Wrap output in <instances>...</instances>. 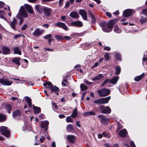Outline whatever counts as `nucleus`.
I'll return each instance as SVG.
<instances>
[{
  "instance_id": "cd10ccee",
  "label": "nucleus",
  "mask_w": 147,
  "mask_h": 147,
  "mask_svg": "<svg viewBox=\"0 0 147 147\" xmlns=\"http://www.w3.org/2000/svg\"><path fill=\"white\" fill-rule=\"evenodd\" d=\"M20 114V111L17 110L14 111L13 113V116L14 118L19 117Z\"/></svg>"
},
{
  "instance_id": "4c0bfd02",
  "label": "nucleus",
  "mask_w": 147,
  "mask_h": 147,
  "mask_svg": "<svg viewBox=\"0 0 147 147\" xmlns=\"http://www.w3.org/2000/svg\"><path fill=\"white\" fill-rule=\"evenodd\" d=\"M73 128L72 125L71 124H69L67 125V131H71L72 130H73Z\"/></svg>"
},
{
  "instance_id": "393cba45",
  "label": "nucleus",
  "mask_w": 147,
  "mask_h": 147,
  "mask_svg": "<svg viewBox=\"0 0 147 147\" xmlns=\"http://www.w3.org/2000/svg\"><path fill=\"white\" fill-rule=\"evenodd\" d=\"M43 85L47 88H49L50 90H51V88H52V83L49 82H48L44 83Z\"/></svg>"
},
{
  "instance_id": "69168bd1",
  "label": "nucleus",
  "mask_w": 147,
  "mask_h": 147,
  "mask_svg": "<svg viewBox=\"0 0 147 147\" xmlns=\"http://www.w3.org/2000/svg\"><path fill=\"white\" fill-rule=\"evenodd\" d=\"M45 138L44 137V136H41V137L40 138V142H43L44 141V140H45Z\"/></svg>"
},
{
  "instance_id": "9b49d317",
  "label": "nucleus",
  "mask_w": 147,
  "mask_h": 147,
  "mask_svg": "<svg viewBox=\"0 0 147 147\" xmlns=\"http://www.w3.org/2000/svg\"><path fill=\"white\" fill-rule=\"evenodd\" d=\"M43 32L42 30H40L39 28H36L33 32L32 34L34 36H38L41 35Z\"/></svg>"
},
{
  "instance_id": "13d9d810",
  "label": "nucleus",
  "mask_w": 147,
  "mask_h": 147,
  "mask_svg": "<svg viewBox=\"0 0 147 147\" xmlns=\"http://www.w3.org/2000/svg\"><path fill=\"white\" fill-rule=\"evenodd\" d=\"M84 82L85 83L87 84H88V85H90V84H92V83L91 82H89L88 81L86 80V79H85L84 81Z\"/></svg>"
},
{
  "instance_id": "a18cd8bd",
  "label": "nucleus",
  "mask_w": 147,
  "mask_h": 147,
  "mask_svg": "<svg viewBox=\"0 0 147 147\" xmlns=\"http://www.w3.org/2000/svg\"><path fill=\"white\" fill-rule=\"evenodd\" d=\"M63 81L62 82V84L63 86H66L68 83L67 80L65 79H64Z\"/></svg>"
},
{
  "instance_id": "5fc2aeb1",
  "label": "nucleus",
  "mask_w": 147,
  "mask_h": 147,
  "mask_svg": "<svg viewBox=\"0 0 147 147\" xmlns=\"http://www.w3.org/2000/svg\"><path fill=\"white\" fill-rule=\"evenodd\" d=\"M142 13L147 16V9H145L143 10Z\"/></svg>"
},
{
  "instance_id": "f257e3e1",
  "label": "nucleus",
  "mask_w": 147,
  "mask_h": 147,
  "mask_svg": "<svg viewBox=\"0 0 147 147\" xmlns=\"http://www.w3.org/2000/svg\"><path fill=\"white\" fill-rule=\"evenodd\" d=\"M13 83L12 82L9 80V79L7 77L5 76L0 79V83L2 85L7 86L11 85Z\"/></svg>"
},
{
  "instance_id": "603ef678",
  "label": "nucleus",
  "mask_w": 147,
  "mask_h": 147,
  "mask_svg": "<svg viewBox=\"0 0 147 147\" xmlns=\"http://www.w3.org/2000/svg\"><path fill=\"white\" fill-rule=\"evenodd\" d=\"M100 100H101V99L100 98L99 100H95L94 101V103H95L97 104H101V101Z\"/></svg>"
},
{
  "instance_id": "7c9ffc66",
  "label": "nucleus",
  "mask_w": 147,
  "mask_h": 147,
  "mask_svg": "<svg viewBox=\"0 0 147 147\" xmlns=\"http://www.w3.org/2000/svg\"><path fill=\"white\" fill-rule=\"evenodd\" d=\"M113 30L115 32L117 33H120L121 32V29L117 25L115 26Z\"/></svg>"
},
{
  "instance_id": "37998d69",
  "label": "nucleus",
  "mask_w": 147,
  "mask_h": 147,
  "mask_svg": "<svg viewBox=\"0 0 147 147\" xmlns=\"http://www.w3.org/2000/svg\"><path fill=\"white\" fill-rule=\"evenodd\" d=\"M147 20V18L145 17H142L140 22L141 24H143L146 22Z\"/></svg>"
},
{
  "instance_id": "6e6552de",
  "label": "nucleus",
  "mask_w": 147,
  "mask_h": 147,
  "mask_svg": "<svg viewBox=\"0 0 147 147\" xmlns=\"http://www.w3.org/2000/svg\"><path fill=\"white\" fill-rule=\"evenodd\" d=\"M79 12L84 20H87V13L85 10L83 9H81L79 11Z\"/></svg>"
},
{
  "instance_id": "2eb2a0df",
  "label": "nucleus",
  "mask_w": 147,
  "mask_h": 147,
  "mask_svg": "<svg viewBox=\"0 0 147 147\" xmlns=\"http://www.w3.org/2000/svg\"><path fill=\"white\" fill-rule=\"evenodd\" d=\"M17 21L15 18L13 19L12 22H10L9 23V24L11 28L14 30H16V25L17 24Z\"/></svg>"
},
{
  "instance_id": "79ce46f5",
  "label": "nucleus",
  "mask_w": 147,
  "mask_h": 147,
  "mask_svg": "<svg viewBox=\"0 0 147 147\" xmlns=\"http://www.w3.org/2000/svg\"><path fill=\"white\" fill-rule=\"evenodd\" d=\"M102 30L105 32H109L111 31V30H110L108 28H107L105 27H102Z\"/></svg>"
},
{
  "instance_id": "3c124183",
  "label": "nucleus",
  "mask_w": 147,
  "mask_h": 147,
  "mask_svg": "<svg viewBox=\"0 0 147 147\" xmlns=\"http://www.w3.org/2000/svg\"><path fill=\"white\" fill-rule=\"evenodd\" d=\"M116 57L118 60L120 61L121 60V56L118 53H116L115 55Z\"/></svg>"
},
{
  "instance_id": "8fccbe9b",
  "label": "nucleus",
  "mask_w": 147,
  "mask_h": 147,
  "mask_svg": "<svg viewBox=\"0 0 147 147\" xmlns=\"http://www.w3.org/2000/svg\"><path fill=\"white\" fill-rule=\"evenodd\" d=\"M52 37V35L50 34H49L46 35L44 37V38L46 39H49L51 38Z\"/></svg>"
},
{
  "instance_id": "4468645a",
  "label": "nucleus",
  "mask_w": 147,
  "mask_h": 147,
  "mask_svg": "<svg viewBox=\"0 0 147 147\" xmlns=\"http://www.w3.org/2000/svg\"><path fill=\"white\" fill-rule=\"evenodd\" d=\"M45 16H48L51 14V9L47 7H44L43 11Z\"/></svg>"
},
{
  "instance_id": "ddd939ff",
  "label": "nucleus",
  "mask_w": 147,
  "mask_h": 147,
  "mask_svg": "<svg viewBox=\"0 0 147 147\" xmlns=\"http://www.w3.org/2000/svg\"><path fill=\"white\" fill-rule=\"evenodd\" d=\"M1 50L3 53L5 55L8 54L10 52V49L7 46H3L1 48Z\"/></svg>"
},
{
  "instance_id": "ea45409f",
  "label": "nucleus",
  "mask_w": 147,
  "mask_h": 147,
  "mask_svg": "<svg viewBox=\"0 0 147 147\" xmlns=\"http://www.w3.org/2000/svg\"><path fill=\"white\" fill-rule=\"evenodd\" d=\"M6 120V117L3 114H0V122H3Z\"/></svg>"
},
{
  "instance_id": "bf43d9fd",
  "label": "nucleus",
  "mask_w": 147,
  "mask_h": 147,
  "mask_svg": "<svg viewBox=\"0 0 147 147\" xmlns=\"http://www.w3.org/2000/svg\"><path fill=\"white\" fill-rule=\"evenodd\" d=\"M103 49L104 50L107 51H109L111 50V48L109 47H104Z\"/></svg>"
},
{
  "instance_id": "f8f14e48",
  "label": "nucleus",
  "mask_w": 147,
  "mask_h": 147,
  "mask_svg": "<svg viewBox=\"0 0 147 147\" xmlns=\"http://www.w3.org/2000/svg\"><path fill=\"white\" fill-rule=\"evenodd\" d=\"M133 11L131 9H127L123 12V14L125 17H128L130 16L132 14Z\"/></svg>"
},
{
  "instance_id": "423d86ee",
  "label": "nucleus",
  "mask_w": 147,
  "mask_h": 147,
  "mask_svg": "<svg viewBox=\"0 0 147 147\" xmlns=\"http://www.w3.org/2000/svg\"><path fill=\"white\" fill-rule=\"evenodd\" d=\"M20 14L24 18L27 17L28 14L24 8V7L22 6L20 7V11L19 13L17 15V17L20 18L19 16V14Z\"/></svg>"
},
{
  "instance_id": "39448f33",
  "label": "nucleus",
  "mask_w": 147,
  "mask_h": 147,
  "mask_svg": "<svg viewBox=\"0 0 147 147\" xmlns=\"http://www.w3.org/2000/svg\"><path fill=\"white\" fill-rule=\"evenodd\" d=\"M98 118L100 119V121L101 123L102 124L105 125L108 123L109 121V119L105 117V116L103 115H98Z\"/></svg>"
},
{
  "instance_id": "5701e85b",
  "label": "nucleus",
  "mask_w": 147,
  "mask_h": 147,
  "mask_svg": "<svg viewBox=\"0 0 147 147\" xmlns=\"http://www.w3.org/2000/svg\"><path fill=\"white\" fill-rule=\"evenodd\" d=\"M119 77L118 76L115 77L111 80H110V83L113 84H115L119 80Z\"/></svg>"
},
{
  "instance_id": "4be33fe9",
  "label": "nucleus",
  "mask_w": 147,
  "mask_h": 147,
  "mask_svg": "<svg viewBox=\"0 0 147 147\" xmlns=\"http://www.w3.org/2000/svg\"><path fill=\"white\" fill-rule=\"evenodd\" d=\"M115 24L114 20H112L110 21L108 23L107 26L108 28L110 30H112L113 25Z\"/></svg>"
},
{
  "instance_id": "20e7f679",
  "label": "nucleus",
  "mask_w": 147,
  "mask_h": 147,
  "mask_svg": "<svg viewBox=\"0 0 147 147\" xmlns=\"http://www.w3.org/2000/svg\"><path fill=\"white\" fill-rule=\"evenodd\" d=\"M99 109L101 110L100 113L103 114H109L111 112V110L108 106L105 107L104 106L101 105L99 107Z\"/></svg>"
},
{
  "instance_id": "09e8293b",
  "label": "nucleus",
  "mask_w": 147,
  "mask_h": 147,
  "mask_svg": "<svg viewBox=\"0 0 147 147\" xmlns=\"http://www.w3.org/2000/svg\"><path fill=\"white\" fill-rule=\"evenodd\" d=\"M110 80L109 79H108L106 80H105L103 82L102 84H101V86H103L106 84H107L108 83L110 82Z\"/></svg>"
},
{
  "instance_id": "0eeeda50",
  "label": "nucleus",
  "mask_w": 147,
  "mask_h": 147,
  "mask_svg": "<svg viewBox=\"0 0 147 147\" xmlns=\"http://www.w3.org/2000/svg\"><path fill=\"white\" fill-rule=\"evenodd\" d=\"M55 26L61 28L66 30H68L67 27L65 24L61 22H58L55 24Z\"/></svg>"
},
{
  "instance_id": "6e6d98bb",
  "label": "nucleus",
  "mask_w": 147,
  "mask_h": 147,
  "mask_svg": "<svg viewBox=\"0 0 147 147\" xmlns=\"http://www.w3.org/2000/svg\"><path fill=\"white\" fill-rule=\"evenodd\" d=\"M104 57L105 58V59L107 60H109V54L108 53H107L105 54V55Z\"/></svg>"
},
{
  "instance_id": "4d7b16f0",
  "label": "nucleus",
  "mask_w": 147,
  "mask_h": 147,
  "mask_svg": "<svg viewBox=\"0 0 147 147\" xmlns=\"http://www.w3.org/2000/svg\"><path fill=\"white\" fill-rule=\"evenodd\" d=\"M39 118L41 119H43L45 118V116L44 115L42 114H40L39 115Z\"/></svg>"
},
{
  "instance_id": "c03bdc74",
  "label": "nucleus",
  "mask_w": 147,
  "mask_h": 147,
  "mask_svg": "<svg viewBox=\"0 0 147 147\" xmlns=\"http://www.w3.org/2000/svg\"><path fill=\"white\" fill-rule=\"evenodd\" d=\"M59 89V88L58 87L55 86L54 87H52V88H51V90H51L52 92H53L54 91L56 92V91L58 90Z\"/></svg>"
},
{
  "instance_id": "7ed1b4c3",
  "label": "nucleus",
  "mask_w": 147,
  "mask_h": 147,
  "mask_svg": "<svg viewBox=\"0 0 147 147\" xmlns=\"http://www.w3.org/2000/svg\"><path fill=\"white\" fill-rule=\"evenodd\" d=\"M0 132L1 134L6 137H8L10 135V132L6 127L3 126L0 128Z\"/></svg>"
},
{
  "instance_id": "f03ea898",
  "label": "nucleus",
  "mask_w": 147,
  "mask_h": 147,
  "mask_svg": "<svg viewBox=\"0 0 147 147\" xmlns=\"http://www.w3.org/2000/svg\"><path fill=\"white\" fill-rule=\"evenodd\" d=\"M98 93L100 97H104L107 96L110 93V90L107 88H103L98 91Z\"/></svg>"
},
{
  "instance_id": "c9c22d12",
  "label": "nucleus",
  "mask_w": 147,
  "mask_h": 147,
  "mask_svg": "<svg viewBox=\"0 0 147 147\" xmlns=\"http://www.w3.org/2000/svg\"><path fill=\"white\" fill-rule=\"evenodd\" d=\"M5 15V13L2 10L0 11V17L1 18L4 19L6 21H7V19L4 17V16Z\"/></svg>"
},
{
  "instance_id": "864d4df0",
  "label": "nucleus",
  "mask_w": 147,
  "mask_h": 147,
  "mask_svg": "<svg viewBox=\"0 0 147 147\" xmlns=\"http://www.w3.org/2000/svg\"><path fill=\"white\" fill-rule=\"evenodd\" d=\"M28 27V25L27 24H24L21 28V29L22 30H25Z\"/></svg>"
},
{
  "instance_id": "e433bc0d",
  "label": "nucleus",
  "mask_w": 147,
  "mask_h": 147,
  "mask_svg": "<svg viewBox=\"0 0 147 147\" xmlns=\"http://www.w3.org/2000/svg\"><path fill=\"white\" fill-rule=\"evenodd\" d=\"M6 109L7 111V112L9 113H11V106L9 105H7L5 106Z\"/></svg>"
},
{
  "instance_id": "de8ad7c7",
  "label": "nucleus",
  "mask_w": 147,
  "mask_h": 147,
  "mask_svg": "<svg viewBox=\"0 0 147 147\" xmlns=\"http://www.w3.org/2000/svg\"><path fill=\"white\" fill-rule=\"evenodd\" d=\"M55 38L59 40H62L63 38V37L59 35H55Z\"/></svg>"
},
{
  "instance_id": "a211bd4d",
  "label": "nucleus",
  "mask_w": 147,
  "mask_h": 147,
  "mask_svg": "<svg viewBox=\"0 0 147 147\" xmlns=\"http://www.w3.org/2000/svg\"><path fill=\"white\" fill-rule=\"evenodd\" d=\"M71 18H78L79 17L78 13L77 11H72L70 13L69 15Z\"/></svg>"
},
{
  "instance_id": "a878e982",
  "label": "nucleus",
  "mask_w": 147,
  "mask_h": 147,
  "mask_svg": "<svg viewBox=\"0 0 147 147\" xmlns=\"http://www.w3.org/2000/svg\"><path fill=\"white\" fill-rule=\"evenodd\" d=\"M103 77V76L101 74H99L97 76L92 78V80L95 81L101 79Z\"/></svg>"
},
{
  "instance_id": "f3484780",
  "label": "nucleus",
  "mask_w": 147,
  "mask_h": 147,
  "mask_svg": "<svg viewBox=\"0 0 147 147\" xmlns=\"http://www.w3.org/2000/svg\"><path fill=\"white\" fill-rule=\"evenodd\" d=\"M25 7L28 12L30 13H33V11L32 7L27 4H25Z\"/></svg>"
},
{
  "instance_id": "473e14b6",
  "label": "nucleus",
  "mask_w": 147,
  "mask_h": 147,
  "mask_svg": "<svg viewBox=\"0 0 147 147\" xmlns=\"http://www.w3.org/2000/svg\"><path fill=\"white\" fill-rule=\"evenodd\" d=\"M78 114L77 109L75 108L73 110L72 113L71 115V116L73 118L76 117Z\"/></svg>"
},
{
  "instance_id": "1a4fd4ad",
  "label": "nucleus",
  "mask_w": 147,
  "mask_h": 147,
  "mask_svg": "<svg viewBox=\"0 0 147 147\" xmlns=\"http://www.w3.org/2000/svg\"><path fill=\"white\" fill-rule=\"evenodd\" d=\"M83 23L81 21H78L71 22L70 24V26H76L79 27H81L83 26Z\"/></svg>"
},
{
  "instance_id": "2f4dec72",
  "label": "nucleus",
  "mask_w": 147,
  "mask_h": 147,
  "mask_svg": "<svg viewBox=\"0 0 147 147\" xmlns=\"http://www.w3.org/2000/svg\"><path fill=\"white\" fill-rule=\"evenodd\" d=\"M20 59L19 57L15 58L12 60V61L13 62L19 65L20 64Z\"/></svg>"
},
{
  "instance_id": "0e129e2a",
  "label": "nucleus",
  "mask_w": 147,
  "mask_h": 147,
  "mask_svg": "<svg viewBox=\"0 0 147 147\" xmlns=\"http://www.w3.org/2000/svg\"><path fill=\"white\" fill-rule=\"evenodd\" d=\"M130 145L132 147H136L134 142L133 141L130 142Z\"/></svg>"
},
{
  "instance_id": "338daca9",
  "label": "nucleus",
  "mask_w": 147,
  "mask_h": 147,
  "mask_svg": "<svg viewBox=\"0 0 147 147\" xmlns=\"http://www.w3.org/2000/svg\"><path fill=\"white\" fill-rule=\"evenodd\" d=\"M63 0H59V4L60 6H61L63 4Z\"/></svg>"
},
{
  "instance_id": "9d476101",
  "label": "nucleus",
  "mask_w": 147,
  "mask_h": 147,
  "mask_svg": "<svg viewBox=\"0 0 147 147\" xmlns=\"http://www.w3.org/2000/svg\"><path fill=\"white\" fill-rule=\"evenodd\" d=\"M66 138L68 141L70 143H74L76 140L75 136L74 135H67Z\"/></svg>"
},
{
  "instance_id": "58836bf2",
  "label": "nucleus",
  "mask_w": 147,
  "mask_h": 147,
  "mask_svg": "<svg viewBox=\"0 0 147 147\" xmlns=\"http://www.w3.org/2000/svg\"><path fill=\"white\" fill-rule=\"evenodd\" d=\"M80 88L82 91L85 90L87 89V87L83 84H81L80 86Z\"/></svg>"
},
{
  "instance_id": "c85d7f7f",
  "label": "nucleus",
  "mask_w": 147,
  "mask_h": 147,
  "mask_svg": "<svg viewBox=\"0 0 147 147\" xmlns=\"http://www.w3.org/2000/svg\"><path fill=\"white\" fill-rule=\"evenodd\" d=\"M33 109L34 110V113L35 114H38L39 113L40 111V108L38 107H35L33 106Z\"/></svg>"
},
{
  "instance_id": "6ab92c4d",
  "label": "nucleus",
  "mask_w": 147,
  "mask_h": 147,
  "mask_svg": "<svg viewBox=\"0 0 147 147\" xmlns=\"http://www.w3.org/2000/svg\"><path fill=\"white\" fill-rule=\"evenodd\" d=\"M49 124V122L48 121H42L41 123V127L45 128V131H46L48 129L47 127L48 126Z\"/></svg>"
},
{
  "instance_id": "a19ab883",
  "label": "nucleus",
  "mask_w": 147,
  "mask_h": 147,
  "mask_svg": "<svg viewBox=\"0 0 147 147\" xmlns=\"http://www.w3.org/2000/svg\"><path fill=\"white\" fill-rule=\"evenodd\" d=\"M115 74H120L121 71V68L119 66H117L115 68Z\"/></svg>"
},
{
  "instance_id": "b1692460",
  "label": "nucleus",
  "mask_w": 147,
  "mask_h": 147,
  "mask_svg": "<svg viewBox=\"0 0 147 147\" xmlns=\"http://www.w3.org/2000/svg\"><path fill=\"white\" fill-rule=\"evenodd\" d=\"M96 113L93 111H89L86 112L84 113L83 115L84 116H88L90 115H95Z\"/></svg>"
},
{
  "instance_id": "f704fd0d",
  "label": "nucleus",
  "mask_w": 147,
  "mask_h": 147,
  "mask_svg": "<svg viewBox=\"0 0 147 147\" xmlns=\"http://www.w3.org/2000/svg\"><path fill=\"white\" fill-rule=\"evenodd\" d=\"M144 76V73H143L142 74L135 77L134 78L135 80L137 82L140 81L143 78Z\"/></svg>"
},
{
  "instance_id": "aec40b11",
  "label": "nucleus",
  "mask_w": 147,
  "mask_h": 147,
  "mask_svg": "<svg viewBox=\"0 0 147 147\" xmlns=\"http://www.w3.org/2000/svg\"><path fill=\"white\" fill-rule=\"evenodd\" d=\"M111 98V97L109 96L107 97L100 98L101 104H104L107 103Z\"/></svg>"
},
{
  "instance_id": "052dcab7",
  "label": "nucleus",
  "mask_w": 147,
  "mask_h": 147,
  "mask_svg": "<svg viewBox=\"0 0 147 147\" xmlns=\"http://www.w3.org/2000/svg\"><path fill=\"white\" fill-rule=\"evenodd\" d=\"M5 5V3L2 1H0V8H1L3 6H4Z\"/></svg>"
},
{
  "instance_id": "c756f323",
  "label": "nucleus",
  "mask_w": 147,
  "mask_h": 147,
  "mask_svg": "<svg viewBox=\"0 0 147 147\" xmlns=\"http://www.w3.org/2000/svg\"><path fill=\"white\" fill-rule=\"evenodd\" d=\"M14 53L15 54H18L19 55L21 54V52L18 47H16L13 48Z\"/></svg>"
},
{
  "instance_id": "49530a36",
  "label": "nucleus",
  "mask_w": 147,
  "mask_h": 147,
  "mask_svg": "<svg viewBox=\"0 0 147 147\" xmlns=\"http://www.w3.org/2000/svg\"><path fill=\"white\" fill-rule=\"evenodd\" d=\"M67 122H72L73 119L70 117H67L66 119Z\"/></svg>"
},
{
  "instance_id": "774afa93",
  "label": "nucleus",
  "mask_w": 147,
  "mask_h": 147,
  "mask_svg": "<svg viewBox=\"0 0 147 147\" xmlns=\"http://www.w3.org/2000/svg\"><path fill=\"white\" fill-rule=\"evenodd\" d=\"M49 25L47 24H43L42 25V26L45 27L46 28H47L49 26Z\"/></svg>"
},
{
  "instance_id": "72a5a7b5",
  "label": "nucleus",
  "mask_w": 147,
  "mask_h": 147,
  "mask_svg": "<svg viewBox=\"0 0 147 147\" xmlns=\"http://www.w3.org/2000/svg\"><path fill=\"white\" fill-rule=\"evenodd\" d=\"M26 101L29 107L30 108H31L32 107V104H31V100L30 98L28 97H25Z\"/></svg>"
},
{
  "instance_id": "412c9836",
  "label": "nucleus",
  "mask_w": 147,
  "mask_h": 147,
  "mask_svg": "<svg viewBox=\"0 0 147 147\" xmlns=\"http://www.w3.org/2000/svg\"><path fill=\"white\" fill-rule=\"evenodd\" d=\"M119 134L120 136L124 137L127 134V132L126 130L125 129H123L120 130L119 132Z\"/></svg>"
},
{
  "instance_id": "dca6fc26",
  "label": "nucleus",
  "mask_w": 147,
  "mask_h": 147,
  "mask_svg": "<svg viewBox=\"0 0 147 147\" xmlns=\"http://www.w3.org/2000/svg\"><path fill=\"white\" fill-rule=\"evenodd\" d=\"M44 6H41L40 5H37L35 6V9L40 13H42L44 8Z\"/></svg>"
},
{
  "instance_id": "e2e57ef3",
  "label": "nucleus",
  "mask_w": 147,
  "mask_h": 147,
  "mask_svg": "<svg viewBox=\"0 0 147 147\" xmlns=\"http://www.w3.org/2000/svg\"><path fill=\"white\" fill-rule=\"evenodd\" d=\"M52 105L55 107V109H57L58 108V107L55 103H53Z\"/></svg>"
},
{
  "instance_id": "680f3d73",
  "label": "nucleus",
  "mask_w": 147,
  "mask_h": 147,
  "mask_svg": "<svg viewBox=\"0 0 147 147\" xmlns=\"http://www.w3.org/2000/svg\"><path fill=\"white\" fill-rule=\"evenodd\" d=\"M69 5H70V2L69 1L67 2L66 3L65 5V8H67L69 6Z\"/></svg>"
},
{
  "instance_id": "bb28decb",
  "label": "nucleus",
  "mask_w": 147,
  "mask_h": 147,
  "mask_svg": "<svg viewBox=\"0 0 147 147\" xmlns=\"http://www.w3.org/2000/svg\"><path fill=\"white\" fill-rule=\"evenodd\" d=\"M89 14L91 18V22L93 23L96 22V18L95 16L90 11H89Z\"/></svg>"
}]
</instances>
